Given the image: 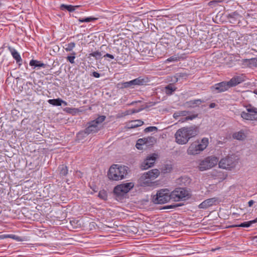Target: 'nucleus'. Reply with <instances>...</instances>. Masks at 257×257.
Instances as JSON below:
<instances>
[{"label":"nucleus","mask_w":257,"mask_h":257,"mask_svg":"<svg viewBox=\"0 0 257 257\" xmlns=\"http://www.w3.org/2000/svg\"><path fill=\"white\" fill-rule=\"evenodd\" d=\"M197 127H183L177 131L175 134L176 142L180 145L186 144L189 140L197 135Z\"/></svg>","instance_id":"nucleus-1"},{"label":"nucleus","mask_w":257,"mask_h":257,"mask_svg":"<svg viewBox=\"0 0 257 257\" xmlns=\"http://www.w3.org/2000/svg\"><path fill=\"white\" fill-rule=\"evenodd\" d=\"M245 80L244 76L242 75L234 76L228 81H222L216 83L211 87L212 92L221 93L227 91L229 88L234 87Z\"/></svg>","instance_id":"nucleus-2"},{"label":"nucleus","mask_w":257,"mask_h":257,"mask_svg":"<svg viewBox=\"0 0 257 257\" xmlns=\"http://www.w3.org/2000/svg\"><path fill=\"white\" fill-rule=\"evenodd\" d=\"M128 171L126 166L113 164L109 168L107 176L110 181H118L125 178Z\"/></svg>","instance_id":"nucleus-3"},{"label":"nucleus","mask_w":257,"mask_h":257,"mask_svg":"<svg viewBox=\"0 0 257 257\" xmlns=\"http://www.w3.org/2000/svg\"><path fill=\"white\" fill-rule=\"evenodd\" d=\"M208 145V139L203 138L201 141H196L193 142L187 150V153L190 155H195L199 154L206 148Z\"/></svg>","instance_id":"nucleus-4"},{"label":"nucleus","mask_w":257,"mask_h":257,"mask_svg":"<svg viewBox=\"0 0 257 257\" xmlns=\"http://www.w3.org/2000/svg\"><path fill=\"white\" fill-rule=\"evenodd\" d=\"M149 82L147 77L140 76L129 81L122 82L117 84V88L119 89L133 88L135 86L146 85Z\"/></svg>","instance_id":"nucleus-5"},{"label":"nucleus","mask_w":257,"mask_h":257,"mask_svg":"<svg viewBox=\"0 0 257 257\" xmlns=\"http://www.w3.org/2000/svg\"><path fill=\"white\" fill-rule=\"evenodd\" d=\"M159 174V171L156 169L144 173L139 179L140 185L143 187L151 186L152 180L156 178Z\"/></svg>","instance_id":"nucleus-6"},{"label":"nucleus","mask_w":257,"mask_h":257,"mask_svg":"<svg viewBox=\"0 0 257 257\" xmlns=\"http://www.w3.org/2000/svg\"><path fill=\"white\" fill-rule=\"evenodd\" d=\"M172 200L171 193L167 189H162L152 196V201L155 204H164Z\"/></svg>","instance_id":"nucleus-7"},{"label":"nucleus","mask_w":257,"mask_h":257,"mask_svg":"<svg viewBox=\"0 0 257 257\" xmlns=\"http://www.w3.org/2000/svg\"><path fill=\"white\" fill-rule=\"evenodd\" d=\"M172 200L179 201L190 198L191 194L185 188H177L171 192Z\"/></svg>","instance_id":"nucleus-8"},{"label":"nucleus","mask_w":257,"mask_h":257,"mask_svg":"<svg viewBox=\"0 0 257 257\" xmlns=\"http://www.w3.org/2000/svg\"><path fill=\"white\" fill-rule=\"evenodd\" d=\"M218 159L216 157H208L201 161L199 164V169L203 171L209 169L215 166L218 163Z\"/></svg>","instance_id":"nucleus-9"},{"label":"nucleus","mask_w":257,"mask_h":257,"mask_svg":"<svg viewBox=\"0 0 257 257\" xmlns=\"http://www.w3.org/2000/svg\"><path fill=\"white\" fill-rule=\"evenodd\" d=\"M247 112L242 111L241 113V117L246 120H256L255 114H257V108L249 105L246 107Z\"/></svg>","instance_id":"nucleus-10"},{"label":"nucleus","mask_w":257,"mask_h":257,"mask_svg":"<svg viewBox=\"0 0 257 257\" xmlns=\"http://www.w3.org/2000/svg\"><path fill=\"white\" fill-rule=\"evenodd\" d=\"M235 165L236 162L234 158L229 156L221 159L219 162V167L224 169L231 170L235 166Z\"/></svg>","instance_id":"nucleus-11"},{"label":"nucleus","mask_w":257,"mask_h":257,"mask_svg":"<svg viewBox=\"0 0 257 257\" xmlns=\"http://www.w3.org/2000/svg\"><path fill=\"white\" fill-rule=\"evenodd\" d=\"M226 18L228 22L233 25H238L243 19L241 15L237 11L231 12L226 15Z\"/></svg>","instance_id":"nucleus-12"},{"label":"nucleus","mask_w":257,"mask_h":257,"mask_svg":"<svg viewBox=\"0 0 257 257\" xmlns=\"http://www.w3.org/2000/svg\"><path fill=\"white\" fill-rule=\"evenodd\" d=\"M176 37L170 34L169 33H166L163 34L162 38L160 39V42L162 45H166L167 46H171L175 45Z\"/></svg>","instance_id":"nucleus-13"},{"label":"nucleus","mask_w":257,"mask_h":257,"mask_svg":"<svg viewBox=\"0 0 257 257\" xmlns=\"http://www.w3.org/2000/svg\"><path fill=\"white\" fill-rule=\"evenodd\" d=\"M157 155L153 154L148 156L141 164V168L142 170H147L152 167L157 159Z\"/></svg>","instance_id":"nucleus-14"},{"label":"nucleus","mask_w":257,"mask_h":257,"mask_svg":"<svg viewBox=\"0 0 257 257\" xmlns=\"http://www.w3.org/2000/svg\"><path fill=\"white\" fill-rule=\"evenodd\" d=\"M87 134H93L97 133L100 127L92 121H89L86 124V127L84 129Z\"/></svg>","instance_id":"nucleus-15"},{"label":"nucleus","mask_w":257,"mask_h":257,"mask_svg":"<svg viewBox=\"0 0 257 257\" xmlns=\"http://www.w3.org/2000/svg\"><path fill=\"white\" fill-rule=\"evenodd\" d=\"M155 141V139L154 137H150L147 138H143L139 139L138 140V146L139 145H146L147 146H152L154 144Z\"/></svg>","instance_id":"nucleus-16"},{"label":"nucleus","mask_w":257,"mask_h":257,"mask_svg":"<svg viewBox=\"0 0 257 257\" xmlns=\"http://www.w3.org/2000/svg\"><path fill=\"white\" fill-rule=\"evenodd\" d=\"M217 199L216 198H209L205 200L202 203H201L198 207L201 209H207L209 207L213 205L216 202Z\"/></svg>","instance_id":"nucleus-17"},{"label":"nucleus","mask_w":257,"mask_h":257,"mask_svg":"<svg viewBox=\"0 0 257 257\" xmlns=\"http://www.w3.org/2000/svg\"><path fill=\"white\" fill-rule=\"evenodd\" d=\"M242 64L249 68L257 67V58L250 59H243L242 60Z\"/></svg>","instance_id":"nucleus-18"},{"label":"nucleus","mask_w":257,"mask_h":257,"mask_svg":"<svg viewBox=\"0 0 257 257\" xmlns=\"http://www.w3.org/2000/svg\"><path fill=\"white\" fill-rule=\"evenodd\" d=\"M119 185L116 186L113 189V194L117 200L121 199L126 194Z\"/></svg>","instance_id":"nucleus-19"},{"label":"nucleus","mask_w":257,"mask_h":257,"mask_svg":"<svg viewBox=\"0 0 257 257\" xmlns=\"http://www.w3.org/2000/svg\"><path fill=\"white\" fill-rule=\"evenodd\" d=\"M191 182V179L187 176H182L178 180V183L182 186H188Z\"/></svg>","instance_id":"nucleus-20"},{"label":"nucleus","mask_w":257,"mask_h":257,"mask_svg":"<svg viewBox=\"0 0 257 257\" xmlns=\"http://www.w3.org/2000/svg\"><path fill=\"white\" fill-rule=\"evenodd\" d=\"M48 102L53 106H59L62 105V104H64V105H67V103L61 99L60 98H58L56 99H50L48 100Z\"/></svg>","instance_id":"nucleus-21"},{"label":"nucleus","mask_w":257,"mask_h":257,"mask_svg":"<svg viewBox=\"0 0 257 257\" xmlns=\"http://www.w3.org/2000/svg\"><path fill=\"white\" fill-rule=\"evenodd\" d=\"M144 121L140 119L134 120L129 122L127 124L128 128H134L142 125Z\"/></svg>","instance_id":"nucleus-22"},{"label":"nucleus","mask_w":257,"mask_h":257,"mask_svg":"<svg viewBox=\"0 0 257 257\" xmlns=\"http://www.w3.org/2000/svg\"><path fill=\"white\" fill-rule=\"evenodd\" d=\"M29 65L33 67V69H36V68L38 69L40 68H45L46 67V64L40 61L34 59H32L30 61Z\"/></svg>","instance_id":"nucleus-23"},{"label":"nucleus","mask_w":257,"mask_h":257,"mask_svg":"<svg viewBox=\"0 0 257 257\" xmlns=\"http://www.w3.org/2000/svg\"><path fill=\"white\" fill-rule=\"evenodd\" d=\"M58 170L59 172V175L60 177H65L68 174V167L64 164L60 165L58 168Z\"/></svg>","instance_id":"nucleus-24"},{"label":"nucleus","mask_w":257,"mask_h":257,"mask_svg":"<svg viewBox=\"0 0 257 257\" xmlns=\"http://www.w3.org/2000/svg\"><path fill=\"white\" fill-rule=\"evenodd\" d=\"M205 101L204 100H202L201 99H197L194 100H191L188 101L186 102V104L188 106L190 107H194L195 106H198L201 103L205 102Z\"/></svg>","instance_id":"nucleus-25"},{"label":"nucleus","mask_w":257,"mask_h":257,"mask_svg":"<svg viewBox=\"0 0 257 257\" xmlns=\"http://www.w3.org/2000/svg\"><path fill=\"white\" fill-rule=\"evenodd\" d=\"M98 20L97 18L94 17L93 16H90L88 17L84 18H79L78 19V21L79 22V24L81 23H89L93 22Z\"/></svg>","instance_id":"nucleus-26"},{"label":"nucleus","mask_w":257,"mask_h":257,"mask_svg":"<svg viewBox=\"0 0 257 257\" xmlns=\"http://www.w3.org/2000/svg\"><path fill=\"white\" fill-rule=\"evenodd\" d=\"M8 50L11 53L13 58L16 60L19 58H21L19 53L13 47L11 46L7 47Z\"/></svg>","instance_id":"nucleus-27"},{"label":"nucleus","mask_w":257,"mask_h":257,"mask_svg":"<svg viewBox=\"0 0 257 257\" xmlns=\"http://www.w3.org/2000/svg\"><path fill=\"white\" fill-rule=\"evenodd\" d=\"M232 136L234 139L237 140H243L246 137L245 133L243 131H240L238 132L234 133Z\"/></svg>","instance_id":"nucleus-28"},{"label":"nucleus","mask_w":257,"mask_h":257,"mask_svg":"<svg viewBox=\"0 0 257 257\" xmlns=\"http://www.w3.org/2000/svg\"><path fill=\"white\" fill-rule=\"evenodd\" d=\"M119 185L121 187L122 186V189L124 190L126 194L134 186V184L132 182L121 184Z\"/></svg>","instance_id":"nucleus-29"},{"label":"nucleus","mask_w":257,"mask_h":257,"mask_svg":"<svg viewBox=\"0 0 257 257\" xmlns=\"http://www.w3.org/2000/svg\"><path fill=\"white\" fill-rule=\"evenodd\" d=\"M59 9L61 11H67L69 13L74 12L73 6L71 5H65L63 4L60 5Z\"/></svg>","instance_id":"nucleus-30"},{"label":"nucleus","mask_w":257,"mask_h":257,"mask_svg":"<svg viewBox=\"0 0 257 257\" xmlns=\"http://www.w3.org/2000/svg\"><path fill=\"white\" fill-rule=\"evenodd\" d=\"M165 93L166 94L170 95L172 94L177 89L176 87H174L172 84H169L167 85L165 87Z\"/></svg>","instance_id":"nucleus-31"},{"label":"nucleus","mask_w":257,"mask_h":257,"mask_svg":"<svg viewBox=\"0 0 257 257\" xmlns=\"http://www.w3.org/2000/svg\"><path fill=\"white\" fill-rule=\"evenodd\" d=\"M189 113V111L186 110L176 111L173 114V117L175 119L178 118L180 116H186Z\"/></svg>","instance_id":"nucleus-32"},{"label":"nucleus","mask_w":257,"mask_h":257,"mask_svg":"<svg viewBox=\"0 0 257 257\" xmlns=\"http://www.w3.org/2000/svg\"><path fill=\"white\" fill-rule=\"evenodd\" d=\"M100 52H101L102 54V56L106 53H108V52H110V48L109 46H107L106 45H102L100 47Z\"/></svg>","instance_id":"nucleus-33"},{"label":"nucleus","mask_w":257,"mask_h":257,"mask_svg":"<svg viewBox=\"0 0 257 257\" xmlns=\"http://www.w3.org/2000/svg\"><path fill=\"white\" fill-rule=\"evenodd\" d=\"M89 55L90 56L94 57L96 60L101 59L103 57L102 54L99 51L92 52Z\"/></svg>","instance_id":"nucleus-34"},{"label":"nucleus","mask_w":257,"mask_h":257,"mask_svg":"<svg viewBox=\"0 0 257 257\" xmlns=\"http://www.w3.org/2000/svg\"><path fill=\"white\" fill-rule=\"evenodd\" d=\"M88 134L86 133L85 130L79 132L76 135L77 138L78 140H83Z\"/></svg>","instance_id":"nucleus-35"},{"label":"nucleus","mask_w":257,"mask_h":257,"mask_svg":"<svg viewBox=\"0 0 257 257\" xmlns=\"http://www.w3.org/2000/svg\"><path fill=\"white\" fill-rule=\"evenodd\" d=\"M106 117L104 115H100L96 119L92 120L93 123H95L96 125H98L99 124L102 123L105 120Z\"/></svg>","instance_id":"nucleus-36"},{"label":"nucleus","mask_w":257,"mask_h":257,"mask_svg":"<svg viewBox=\"0 0 257 257\" xmlns=\"http://www.w3.org/2000/svg\"><path fill=\"white\" fill-rule=\"evenodd\" d=\"M98 197L103 200H106L107 199L106 191L104 189L100 190L98 193Z\"/></svg>","instance_id":"nucleus-37"},{"label":"nucleus","mask_w":257,"mask_h":257,"mask_svg":"<svg viewBox=\"0 0 257 257\" xmlns=\"http://www.w3.org/2000/svg\"><path fill=\"white\" fill-rule=\"evenodd\" d=\"M222 2V0H212L208 3V5L211 8H214L219 6V4Z\"/></svg>","instance_id":"nucleus-38"},{"label":"nucleus","mask_w":257,"mask_h":257,"mask_svg":"<svg viewBox=\"0 0 257 257\" xmlns=\"http://www.w3.org/2000/svg\"><path fill=\"white\" fill-rule=\"evenodd\" d=\"M75 55L76 53L73 51L71 53V55L68 56L66 57V59L68 61H69L71 64H74L75 63L74 59H75Z\"/></svg>","instance_id":"nucleus-39"},{"label":"nucleus","mask_w":257,"mask_h":257,"mask_svg":"<svg viewBox=\"0 0 257 257\" xmlns=\"http://www.w3.org/2000/svg\"><path fill=\"white\" fill-rule=\"evenodd\" d=\"M198 116V114H193L190 116H186L185 118H182L179 120V122H183L186 120H193V119L196 118Z\"/></svg>","instance_id":"nucleus-40"},{"label":"nucleus","mask_w":257,"mask_h":257,"mask_svg":"<svg viewBox=\"0 0 257 257\" xmlns=\"http://www.w3.org/2000/svg\"><path fill=\"white\" fill-rule=\"evenodd\" d=\"M66 48H65V51L66 52H70L75 48V43L74 42H71L66 45Z\"/></svg>","instance_id":"nucleus-41"},{"label":"nucleus","mask_w":257,"mask_h":257,"mask_svg":"<svg viewBox=\"0 0 257 257\" xmlns=\"http://www.w3.org/2000/svg\"><path fill=\"white\" fill-rule=\"evenodd\" d=\"M181 58V57L180 56L174 55V56H172L169 57V58H168L167 59V62H178L180 60Z\"/></svg>","instance_id":"nucleus-42"},{"label":"nucleus","mask_w":257,"mask_h":257,"mask_svg":"<svg viewBox=\"0 0 257 257\" xmlns=\"http://www.w3.org/2000/svg\"><path fill=\"white\" fill-rule=\"evenodd\" d=\"M183 204L181 203H175L172 205H168L165 206L163 208L165 209H173L176 207L181 206Z\"/></svg>","instance_id":"nucleus-43"},{"label":"nucleus","mask_w":257,"mask_h":257,"mask_svg":"<svg viewBox=\"0 0 257 257\" xmlns=\"http://www.w3.org/2000/svg\"><path fill=\"white\" fill-rule=\"evenodd\" d=\"M251 225H252V223H251V221L250 220L248 221L243 222L240 223V224L237 225V226L240 227H248L250 226Z\"/></svg>","instance_id":"nucleus-44"},{"label":"nucleus","mask_w":257,"mask_h":257,"mask_svg":"<svg viewBox=\"0 0 257 257\" xmlns=\"http://www.w3.org/2000/svg\"><path fill=\"white\" fill-rule=\"evenodd\" d=\"M158 128L156 126H148L144 130L145 133L157 131Z\"/></svg>","instance_id":"nucleus-45"},{"label":"nucleus","mask_w":257,"mask_h":257,"mask_svg":"<svg viewBox=\"0 0 257 257\" xmlns=\"http://www.w3.org/2000/svg\"><path fill=\"white\" fill-rule=\"evenodd\" d=\"M103 57H108L111 59H113L114 58V56L113 55L109 54V53H106L103 56Z\"/></svg>","instance_id":"nucleus-46"},{"label":"nucleus","mask_w":257,"mask_h":257,"mask_svg":"<svg viewBox=\"0 0 257 257\" xmlns=\"http://www.w3.org/2000/svg\"><path fill=\"white\" fill-rule=\"evenodd\" d=\"M17 64H18L19 67H20L22 65V58H19L18 59L16 60Z\"/></svg>","instance_id":"nucleus-47"},{"label":"nucleus","mask_w":257,"mask_h":257,"mask_svg":"<svg viewBox=\"0 0 257 257\" xmlns=\"http://www.w3.org/2000/svg\"><path fill=\"white\" fill-rule=\"evenodd\" d=\"M92 76L95 78H99L100 76V74L97 72L94 71L92 72Z\"/></svg>","instance_id":"nucleus-48"},{"label":"nucleus","mask_w":257,"mask_h":257,"mask_svg":"<svg viewBox=\"0 0 257 257\" xmlns=\"http://www.w3.org/2000/svg\"><path fill=\"white\" fill-rule=\"evenodd\" d=\"M176 75L179 77H186L187 76V74L184 73H179L176 74Z\"/></svg>","instance_id":"nucleus-49"},{"label":"nucleus","mask_w":257,"mask_h":257,"mask_svg":"<svg viewBox=\"0 0 257 257\" xmlns=\"http://www.w3.org/2000/svg\"><path fill=\"white\" fill-rule=\"evenodd\" d=\"M216 105H217V104L215 103L212 102L209 104V108H213L215 107L216 106Z\"/></svg>","instance_id":"nucleus-50"},{"label":"nucleus","mask_w":257,"mask_h":257,"mask_svg":"<svg viewBox=\"0 0 257 257\" xmlns=\"http://www.w3.org/2000/svg\"><path fill=\"white\" fill-rule=\"evenodd\" d=\"M254 203V201L253 200H250L248 202V205L249 207H251Z\"/></svg>","instance_id":"nucleus-51"},{"label":"nucleus","mask_w":257,"mask_h":257,"mask_svg":"<svg viewBox=\"0 0 257 257\" xmlns=\"http://www.w3.org/2000/svg\"><path fill=\"white\" fill-rule=\"evenodd\" d=\"M136 147L139 150L143 149L142 145H139V146H138V141L137 142V143H136Z\"/></svg>","instance_id":"nucleus-52"},{"label":"nucleus","mask_w":257,"mask_h":257,"mask_svg":"<svg viewBox=\"0 0 257 257\" xmlns=\"http://www.w3.org/2000/svg\"><path fill=\"white\" fill-rule=\"evenodd\" d=\"M74 109H75V108H74ZM65 110H66L67 112L71 113V110H73V109L69 107H66L65 108Z\"/></svg>","instance_id":"nucleus-53"},{"label":"nucleus","mask_w":257,"mask_h":257,"mask_svg":"<svg viewBox=\"0 0 257 257\" xmlns=\"http://www.w3.org/2000/svg\"><path fill=\"white\" fill-rule=\"evenodd\" d=\"M251 222V223L252 224L255 223H256L257 222V217L254 219V220H250Z\"/></svg>","instance_id":"nucleus-54"},{"label":"nucleus","mask_w":257,"mask_h":257,"mask_svg":"<svg viewBox=\"0 0 257 257\" xmlns=\"http://www.w3.org/2000/svg\"><path fill=\"white\" fill-rule=\"evenodd\" d=\"M73 7H74V12L76 10V9H77L80 7V6H79V5L73 6Z\"/></svg>","instance_id":"nucleus-55"},{"label":"nucleus","mask_w":257,"mask_h":257,"mask_svg":"<svg viewBox=\"0 0 257 257\" xmlns=\"http://www.w3.org/2000/svg\"><path fill=\"white\" fill-rule=\"evenodd\" d=\"M181 26H178L177 27H176V33H178V30H179V29L180 28Z\"/></svg>","instance_id":"nucleus-56"},{"label":"nucleus","mask_w":257,"mask_h":257,"mask_svg":"<svg viewBox=\"0 0 257 257\" xmlns=\"http://www.w3.org/2000/svg\"><path fill=\"white\" fill-rule=\"evenodd\" d=\"M220 248V247H218V248H214V249H212V251H215V250H216L217 249H219Z\"/></svg>","instance_id":"nucleus-57"},{"label":"nucleus","mask_w":257,"mask_h":257,"mask_svg":"<svg viewBox=\"0 0 257 257\" xmlns=\"http://www.w3.org/2000/svg\"><path fill=\"white\" fill-rule=\"evenodd\" d=\"M253 239L255 240V242H257V235L254 236Z\"/></svg>","instance_id":"nucleus-58"},{"label":"nucleus","mask_w":257,"mask_h":257,"mask_svg":"<svg viewBox=\"0 0 257 257\" xmlns=\"http://www.w3.org/2000/svg\"><path fill=\"white\" fill-rule=\"evenodd\" d=\"M253 93L257 95V89H255L254 91H253Z\"/></svg>","instance_id":"nucleus-59"},{"label":"nucleus","mask_w":257,"mask_h":257,"mask_svg":"<svg viewBox=\"0 0 257 257\" xmlns=\"http://www.w3.org/2000/svg\"><path fill=\"white\" fill-rule=\"evenodd\" d=\"M116 50H117V53L118 54L119 53V49L117 48Z\"/></svg>","instance_id":"nucleus-60"},{"label":"nucleus","mask_w":257,"mask_h":257,"mask_svg":"<svg viewBox=\"0 0 257 257\" xmlns=\"http://www.w3.org/2000/svg\"><path fill=\"white\" fill-rule=\"evenodd\" d=\"M177 46L178 48L180 47V43L177 44Z\"/></svg>","instance_id":"nucleus-61"},{"label":"nucleus","mask_w":257,"mask_h":257,"mask_svg":"<svg viewBox=\"0 0 257 257\" xmlns=\"http://www.w3.org/2000/svg\"><path fill=\"white\" fill-rule=\"evenodd\" d=\"M15 111H16V110H14ZM12 113H14V110H12Z\"/></svg>","instance_id":"nucleus-62"},{"label":"nucleus","mask_w":257,"mask_h":257,"mask_svg":"<svg viewBox=\"0 0 257 257\" xmlns=\"http://www.w3.org/2000/svg\"><path fill=\"white\" fill-rule=\"evenodd\" d=\"M176 81H178V78H176Z\"/></svg>","instance_id":"nucleus-63"},{"label":"nucleus","mask_w":257,"mask_h":257,"mask_svg":"<svg viewBox=\"0 0 257 257\" xmlns=\"http://www.w3.org/2000/svg\"><path fill=\"white\" fill-rule=\"evenodd\" d=\"M2 6V3L0 2V7Z\"/></svg>","instance_id":"nucleus-64"}]
</instances>
